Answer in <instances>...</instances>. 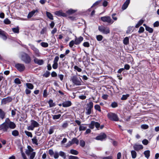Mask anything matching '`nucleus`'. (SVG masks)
<instances>
[{
  "label": "nucleus",
  "mask_w": 159,
  "mask_h": 159,
  "mask_svg": "<svg viewBox=\"0 0 159 159\" xmlns=\"http://www.w3.org/2000/svg\"><path fill=\"white\" fill-rule=\"evenodd\" d=\"M15 124L11 121L8 118L6 119L5 122L0 125V129L4 132H7L9 128L13 129L16 127Z\"/></svg>",
  "instance_id": "nucleus-1"
},
{
  "label": "nucleus",
  "mask_w": 159,
  "mask_h": 159,
  "mask_svg": "<svg viewBox=\"0 0 159 159\" xmlns=\"http://www.w3.org/2000/svg\"><path fill=\"white\" fill-rule=\"evenodd\" d=\"M20 58L25 63L28 64L31 61V58L29 55L26 53L21 52L20 53Z\"/></svg>",
  "instance_id": "nucleus-2"
},
{
  "label": "nucleus",
  "mask_w": 159,
  "mask_h": 159,
  "mask_svg": "<svg viewBox=\"0 0 159 159\" xmlns=\"http://www.w3.org/2000/svg\"><path fill=\"white\" fill-rule=\"evenodd\" d=\"M71 80L74 84L76 85H80L81 84L82 80L80 77L74 76L72 77Z\"/></svg>",
  "instance_id": "nucleus-3"
},
{
  "label": "nucleus",
  "mask_w": 159,
  "mask_h": 159,
  "mask_svg": "<svg viewBox=\"0 0 159 159\" xmlns=\"http://www.w3.org/2000/svg\"><path fill=\"white\" fill-rule=\"evenodd\" d=\"M99 30L105 34H107L110 33V30L109 27L103 26H100L98 27Z\"/></svg>",
  "instance_id": "nucleus-4"
},
{
  "label": "nucleus",
  "mask_w": 159,
  "mask_h": 159,
  "mask_svg": "<svg viewBox=\"0 0 159 159\" xmlns=\"http://www.w3.org/2000/svg\"><path fill=\"white\" fill-rule=\"evenodd\" d=\"M107 116L108 119L111 120L117 121L118 120L117 116L115 113L110 112L107 114Z\"/></svg>",
  "instance_id": "nucleus-5"
},
{
  "label": "nucleus",
  "mask_w": 159,
  "mask_h": 159,
  "mask_svg": "<svg viewBox=\"0 0 159 159\" xmlns=\"http://www.w3.org/2000/svg\"><path fill=\"white\" fill-rule=\"evenodd\" d=\"M101 20L104 22H107L108 24H112L114 21L111 19V17L108 16H105L101 17Z\"/></svg>",
  "instance_id": "nucleus-6"
},
{
  "label": "nucleus",
  "mask_w": 159,
  "mask_h": 159,
  "mask_svg": "<svg viewBox=\"0 0 159 159\" xmlns=\"http://www.w3.org/2000/svg\"><path fill=\"white\" fill-rule=\"evenodd\" d=\"M29 46L33 50L35 55L37 57H40L41 56V54L39 50L36 48L34 45L29 44Z\"/></svg>",
  "instance_id": "nucleus-7"
},
{
  "label": "nucleus",
  "mask_w": 159,
  "mask_h": 159,
  "mask_svg": "<svg viewBox=\"0 0 159 159\" xmlns=\"http://www.w3.org/2000/svg\"><path fill=\"white\" fill-rule=\"evenodd\" d=\"M107 138L106 135L104 133H102L97 136L95 139L97 140L103 141Z\"/></svg>",
  "instance_id": "nucleus-8"
},
{
  "label": "nucleus",
  "mask_w": 159,
  "mask_h": 159,
  "mask_svg": "<svg viewBox=\"0 0 159 159\" xmlns=\"http://www.w3.org/2000/svg\"><path fill=\"white\" fill-rule=\"evenodd\" d=\"M12 100V98L11 97H8L2 100L1 104H6L7 103L11 102Z\"/></svg>",
  "instance_id": "nucleus-9"
},
{
  "label": "nucleus",
  "mask_w": 159,
  "mask_h": 159,
  "mask_svg": "<svg viewBox=\"0 0 159 159\" xmlns=\"http://www.w3.org/2000/svg\"><path fill=\"white\" fill-rule=\"evenodd\" d=\"M34 62L38 65H42L44 63V61L42 59H39L36 57H34Z\"/></svg>",
  "instance_id": "nucleus-10"
},
{
  "label": "nucleus",
  "mask_w": 159,
  "mask_h": 159,
  "mask_svg": "<svg viewBox=\"0 0 159 159\" xmlns=\"http://www.w3.org/2000/svg\"><path fill=\"white\" fill-rule=\"evenodd\" d=\"M15 67L19 70L20 71H23L25 69L24 65L22 64H17L16 65Z\"/></svg>",
  "instance_id": "nucleus-11"
},
{
  "label": "nucleus",
  "mask_w": 159,
  "mask_h": 159,
  "mask_svg": "<svg viewBox=\"0 0 159 159\" xmlns=\"http://www.w3.org/2000/svg\"><path fill=\"white\" fill-rule=\"evenodd\" d=\"M133 147L134 149L136 151H139L143 148V146L142 145L139 144L137 143L134 144L133 146Z\"/></svg>",
  "instance_id": "nucleus-12"
},
{
  "label": "nucleus",
  "mask_w": 159,
  "mask_h": 159,
  "mask_svg": "<svg viewBox=\"0 0 159 159\" xmlns=\"http://www.w3.org/2000/svg\"><path fill=\"white\" fill-rule=\"evenodd\" d=\"M55 14L58 16H62L63 17H66V13L63 12L61 10L57 11L54 13Z\"/></svg>",
  "instance_id": "nucleus-13"
},
{
  "label": "nucleus",
  "mask_w": 159,
  "mask_h": 159,
  "mask_svg": "<svg viewBox=\"0 0 159 159\" xmlns=\"http://www.w3.org/2000/svg\"><path fill=\"white\" fill-rule=\"evenodd\" d=\"M6 34V33L5 32L0 29V37L4 40H6L7 39Z\"/></svg>",
  "instance_id": "nucleus-14"
},
{
  "label": "nucleus",
  "mask_w": 159,
  "mask_h": 159,
  "mask_svg": "<svg viewBox=\"0 0 159 159\" xmlns=\"http://www.w3.org/2000/svg\"><path fill=\"white\" fill-rule=\"evenodd\" d=\"M71 102L70 101H68L64 102L62 103V106L63 107H68L71 106Z\"/></svg>",
  "instance_id": "nucleus-15"
},
{
  "label": "nucleus",
  "mask_w": 159,
  "mask_h": 159,
  "mask_svg": "<svg viewBox=\"0 0 159 159\" xmlns=\"http://www.w3.org/2000/svg\"><path fill=\"white\" fill-rule=\"evenodd\" d=\"M33 149L29 146H28V149L25 151V153L27 156H29L33 152Z\"/></svg>",
  "instance_id": "nucleus-16"
},
{
  "label": "nucleus",
  "mask_w": 159,
  "mask_h": 159,
  "mask_svg": "<svg viewBox=\"0 0 159 159\" xmlns=\"http://www.w3.org/2000/svg\"><path fill=\"white\" fill-rule=\"evenodd\" d=\"M83 40V38L80 36L78 38H76L75 39V44L78 45Z\"/></svg>",
  "instance_id": "nucleus-17"
},
{
  "label": "nucleus",
  "mask_w": 159,
  "mask_h": 159,
  "mask_svg": "<svg viewBox=\"0 0 159 159\" xmlns=\"http://www.w3.org/2000/svg\"><path fill=\"white\" fill-rule=\"evenodd\" d=\"M130 3V0H126L122 6V9L123 10H125L128 7Z\"/></svg>",
  "instance_id": "nucleus-18"
},
{
  "label": "nucleus",
  "mask_w": 159,
  "mask_h": 159,
  "mask_svg": "<svg viewBox=\"0 0 159 159\" xmlns=\"http://www.w3.org/2000/svg\"><path fill=\"white\" fill-rule=\"evenodd\" d=\"M31 125L34 128L38 127L39 125V124L36 121L34 120H31Z\"/></svg>",
  "instance_id": "nucleus-19"
},
{
  "label": "nucleus",
  "mask_w": 159,
  "mask_h": 159,
  "mask_svg": "<svg viewBox=\"0 0 159 159\" xmlns=\"http://www.w3.org/2000/svg\"><path fill=\"white\" fill-rule=\"evenodd\" d=\"M32 143L33 144H35L36 145H38V139L37 138V137L36 136L34 137L33 138L31 139Z\"/></svg>",
  "instance_id": "nucleus-20"
},
{
  "label": "nucleus",
  "mask_w": 159,
  "mask_h": 159,
  "mask_svg": "<svg viewBox=\"0 0 159 159\" xmlns=\"http://www.w3.org/2000/svg\"><path fill=\"white\" fill-rule=\"evenodd\" d=\"M38 12L37 10H34L31 11L30 12L27 16V18H30L32 17L35 13Z\"/></svg>",
  "instance_id": "nucleus-21"
},
{
  "label": "nucleus",
  "mask_w": 159,
  "mask_h": 159,
  "mask_svg": "<svg viewBox=\"0 0 159 159\" xmlns=\"http://www.w3.org/2000/svg\"><path fill=\"white\" fill-rule=\"evenodd\" d=\"M5 112L2 109H0V118L3 119L5 117Z\"/></svg>",
  "instance_id": "nucleus-22"
},
{
  "label": "nucleus",
  "mask_w": 159,
  "mask_h": 159,
  "mask_svg": "<svg viewBox=\"0 0 159 159\" xmlns=\"http://www.w3.org/2000/svg\"><path fill=\"white\" fill-rule=\"evenodd\" d=\"M86 112L85 113L87 115H90L91 113L93 110L92 108H88L86 107L85 108Z\"/></svg>",
  "instance_id": "nucleus-23"
},
{
  "label": "nucleus",
  "mask_w": 159,
  "mask_h": 159,
  "mask_svg": "<svg viewBox=\"0 0 159 159\" xmlns=\"http://www.w3.org/2000/svg\"><path fill=\"white\" fill-rule=\"evenodd\" d=\"M131 153L133 158L134 159L136 157L137 153L135 150H132L131 151Z\"/></svg>",
  "instance_id": "nucleus-24"
},
{
  "label": "nucleus",
  "mask_w": 159,
  "mask_h": 159,
  "mask_svg": "<svg viewBox=\"0 0 159 159\" xmlns=\"http://www.w3.org/2000/svg\"><path fill=\"white\" fill-rule=\"evenodd\" d=\"M11 134L14 136L16 137L19 135V132L18 130H14L12 131Z\"/></svg>",
  "instance_id": "nucleus-25"
},
{
  "label": "nucleus",
  "mask_w": 159,
  "mask_h": 159,
  "mask_svg": "<svg viewBox=\"0 0 159 159\" xmlns=\"http://www.w3.org/2000/svg\"><path fill=\"white\" fill-rule=\"evenodd\" d=\"M59 155L64 159H65L66 158V155L65 153L63 151H60L59 152Z\"/></svg>",
  "instance_id": "nucleus-26"
},
{
  "label": "nucleus",
  "mask_w": 159,
  "mask_h": 159,
  "mask_svg": "<svg viewBox=\"0 0 159 159\" xmlns=\"http://www.w3.org/2000/svg\"><path fill=\"white\" fill-rule=\"evenodd\" d=\"M61 116V115L60 114H58L57 115H52V119L54 120L58 119L60 118Z\"/></svg>",
  "instance_id": "nucleus-27"
},
{
  "label": "nucleus",
  "mask_w": 159,
  "mask_h": 159,
  "mask_svg": "<svg viewBox=\"0 0 159 159\" xmlns=\"http://www.w3.org/2000/svg\"><path fill=\"white\" fill-rule=\"evenodd\" d=\"M93 103L92 101H90L88 102L87 104V107L90 108H93Z\"/></svg>",
  "instance_id": "nucleus-28"
},
{
  "label": "nucleus",
  "mask_w": 159,
  "mask_h": 159,
  "mask_svg": "<svg viewBox=\"0 0 159 159\" xmlns=\"http://www.w3.org/2000/svg\"><path fill=\"white\" fill-rule=\"evenodd\" d=\"M150 151L149 150H146L144 152V154L146 157L148 159L150 156Z\"/></svg>",
  "instance_id": "nucleus-29"
},
{
  "label": "nucleus",
  "mask_w": 159,
  "mask_h": 159,
  "mask_svg": "<svg viewBox=\"0 0 159 159\" xmlns=\"http://www.w3.org/2000/svg\"><path fill=\"white\" fill-rule=\"evenodd\" d=\"M47 16L50 19L52 20L53 19L52 15L50 12L47 11L46 12Z\"/></svg>",
  "instance_id": "nucleus-30"
},
{
  "label": "nucleus",
  "mask_w": 159,
  "mask_h": 159,
  "mask_svg": "<svg viewBox=\"0 0 159 159\" xmlns=\"http://www.w3.org/2000/svg\"><path fill=\"white\" fill-rule=\"evenodd\" d=\"M134 28L133 26H129L128 27L127 30L126 31L127 33H129L132 32L133 31Z\"/></svg>",
  "instance_id": "nucleus-31"
},
{
  "label": "nucleus",
  "mask_w": 159,
  "mask_h": 159,
  "mask_svg": "<svg viewBox=\"0 0 159 159\" xmlns=\"http://www.w3.org/2000/svg\"><path fill=\"white\" fill-rule=\"evenodd\" d=\"M87 128V127L84 125V124H82L80 125L79 126V130L82 131V130H84Z\"/></svg>",
  "instance_id": "nucleus-32"
},
{
  "label": "nucleus",
  "mask_w": 159,
  "mask_h": 159,
  "mask_svg": "<svg viewBox=\"0 0 159 159\" xmlns=\"http://www.w3.org/2000/svg\"><path fill=\"white\" fill-rule=\"evenodd\" d=\"M26 85L28 89H32L34 88V86L32 84L30 83H26Z\"/></svg>",
  "instance_id": "nucleus-33"
},
{
  "label": "nucleus",
  "mask_w": 159,
  "mask_h": 159,
  "mask_svg": "<svg viewBox=\"0 0 159 159\" xmlns=\"http://www.w3.org/2000/svg\"><path fill=\"white\" fill-rule=\"evenodd\" d=\"M94 107L96 110L100 112L101 111V107L98 104L95 105L94 106Z\"/></svg>",
  "instance_id": "nucleus-34"
},
{
  "label": "nucleus",
  "mask_w": 159,
  "mask_h": 159,
  "mask_svg": "<svg viewBox=\"0 0 159 159\" xmlns=\"http://www.w3.org/2000/svg\"><path fill=\"white\" fill-rule=\"evenodd\" d=\"M123 43L125 45H127L129 43V38L128 37H126L123 40Z\"/></svg>",
  "instance_id": "nucleus-35"
},
{
  "label": "nucleus",
  "mask_w": 159,
  "mask_h": 159,
  "mask_svg": "<svg viewBox=\"0 0 159 159\" xmlns=\"http://www.w3.org/2000/svg\"><path fill=\"white\" fill-rule=\"evenodd\" d=\"M25 133L26 135L28 137L32 138L33 137L32 134V133L26 130L25 131Z\"/></svg>",
  "instance_id": "nucleus-36"
},
{
  "label": "nucleus",
  "mask_w": 159,
  "mask_h": 159,
  "mask_svg": "<svg viewBox=\"0 0 159 159\" xmlns=\"http://www.w3.org/2000/svg\"><path fill=\"white\" fill-rule=\"evenodd\" d=\"M70 153L75 155H77L78 154V152L77 150L74 149L70 150Z\"/></svg>",
  "instance_id": "nucleus-37"
},
{
  "label": "nucleus",
  "mask_w": 159,
  "mask_h": 159,
  "mask_svg": "<svg viewBox=\"0 0 159 159\" xmlns=\"http://www.w3.org/2000/svg\"><path fill=\"white\" fill-rule=\"evenodd\" d=\"M71 141L73 144L75 143L77 145L79 144V141L78 139L75 138H73L71 140Z\"/></svg>",
  "instance_id": "nucleus-38"
},
{
  "label": "nucleus",
  "mask_w": 159,
  "mask_h": 159,
  "mask_svg": "<svg viewBox=\"0 0 159 159\" xmlns=\"http://www.w3.org/2000/svg\"><path fill=\"white\" fill-rule=\"evenodd\" d=\"M48 103L50 107H52L55 106V104L53 102L52 100H50L49 101Z\"/></svg>",
  "instance_id": "nucleus-39"
},
{
  "label": "nucleus",
  "mask_w": 159,
  "mask_h": 159,
  "mask_svg": "<svg viewBox=\"0 0 159 159\" xmlns=\"http://www.w3.org/2000/svg\"><path fill=\"white\" fill-rule=\"evenodd\" d=\"M129 94L123 95L121 98V99L122 100H126L127 98L129 97Z\"/></svg>",
  "instance_id": "nucleus-40"
},
{
  "label": "nucleus",
  "mask_w": 159,
  "mask_h": 159,
  "mask_svg": "<svg viewBox=\"0 0 159 159\" xmlns=\"http://www.w3.org/2000/svg\"><path fill=\"white\" fill-rule=\"evenodd\" d=\"M146 30L150 33H152L153 31V29L148 26H146L145 28Z\"/></svg>",
  "instance_id": "nucleus-41"
},
{
  "label": "nucleus",
  "mask_w": 159,
  "mask_h": 159,
  "mask_svg": "<svg viewBox=\"0 0 159 159\" xmlns=\"http://www.w3.org/2000/svg\"><path fill=\"white\" fill-rule=\"evenodd\" d=\"M59 153H58L57 151H55L53 155L54 158H58L59 157Z\"/></svg>",
  "instance_id": "nucleus-42"
},
{
  "label": "nucleus",
  "mask_w": 159,
  "mask_h": 159,
  "mask_svg": "<svg viewBox=\"0 0 159 159\" xmlns=\"http://www.w3.org/2000/svg\"><path fill=\"white\" fill-rule=\"evenodd\" d=\"M12 30L15 33H19V29L18 27L13 28L12 29Z\"/></svg>",
  "instance_id": "nucleus-43"
},
{
  "label": "nucleus",
  "mask_w": 159,
  "mask_h": 159,
  "mask_svg": "<svg viewBox=\"0 0 159 159\" xmlns=\"http://www.w3.org/2000/svg\"><path fill=\"white\" fill-rule=\"evenodd\" d=\"M35 152H32L30 155L29 159H34L35 155Z\"/></svg>",
  "instance_id": "nucleus-44"
},
{
  "label": "nucleus",
  "mask_w": 159,
  "mask_h": 159,
  "mask_svg": "<svg viewBox=\"0 0 159 159\" xmlns=\"http://www.w3.org/2000/svg\"><path fill=\"white\" fill-rule=\"evenodd\" d=\"M40 44L41 46L44 48H46L48 47V44L46 42H42Z\"/></svg>",
  "instance_id": "nucleus-45"
},
{
  "label": "nucleus",
  "mask_w": 159,
  "mask_h": 159,
  "mask_svg": "<svg viewBox=\"0 0 159 159\" xmlns=\"http://www.w3.org/2000/svg\"><path fill=\"white\" fill-rule=\"evenodd\" d=\"M96 38L98 41H101L103 39V37L102 35H99L96 36Z\"/></svg>",
  "instance_id": "nucleus-46"
},
{
  "label": "nucleus",
  "mask_w": 159,
  "mask_h": 159,
  "mask_svg": "<svg viewBox=\"0 0 159 159\" xmlns=\"http://www.w3.org/2000/svg\"><path fill=\"white\" fill-rule=\"evenodd\" d=\"M75 11H76L74 10H73L72 9H70L67 11L66 12L68 14H71L74 13L75 12Z\"/></svg>",
  "instance_id": "nucleus-47"
},
{
  "label": "nucleus",
  "mask_w": 159,
  "mask_h": 159,
  "mask_svg": "<svg viewBox=\"0 0 159 159\" xmlns=\"http://www.w3.org/2000/svg\"><path fill=\"white\" fill-rule=\"evenodd\" d=\"M92 124H93V125H94L97 128H98L100 126V124L98 123L97 122L92 121Z\"/></svg>",
  "instance_id": "nucleus-48"
},
{
  "label": "nucleus",
  "mask_w": 159,
  "mask_h": 159,
  "mask_svg": "<svg viewBox=\"0 0 159 159\" xmlns=\"http://www.w3.org/2000/svg\"><path fill=\"white\" fill-rule=\"evenodd\" d=\"M111 106L112 108H115L117 107L118 104L116 102H114L111 104Z\"/></svg>",
  "instance_id": "nucleus-49"
},
{
  "label": "nucleus",
  "mask_w": 159,
  "mask_h": 159,
  "mask_svg": "<svg viewBox=\"0 0 159 159\" xmlns=\"http://www.w3.org/2000/svg\"><path fill=\"white\" fill-rule=\"evenodd\" d=\"M14 82L16 84H21V82L20 79L18 78H16L15 79Z\"/></svg>",
  "instance_id": "nucleus-50"
},
{
  "label": "nucleus",
  "mask_w": 159,
  "mask_h": 159,
  "mask_svg": "<svg viewBox=\"0 0 159 159\" xmlns=\"http://www.w3.org/2000/svg\"><path fill=\"white\" fill-rule=\"evenodd\" d=\"M50 75V72L49 71H47L43 75V76L45 77H48Z\"/></svg>",
  "instance_id": "nucleus-51"
},
{
  "label": "nucleus",
  "mask_w": 159,
  "mask_h": 159,
  "mask_svg": "<svg viewBox=\"0 0 159 159\" xmlns=\"http://www.w3.org/2000/svg\"><path fill=\"white\" fill-rule=\"evenodd\" d=\"M4 22L5 24H9L11 23L10 21L7 18L5 19L4 20Z\"/></svg>",
  "instance_id": "nucleus-52"
},
{
  "label": "nucleus",
  "mask_w": 159,
  "mask_h": 159,
  "mask_svg": "<svg viewBox=\"0 0 159 159\" xmlns=\"http://www.w3.org/2000/svg\"><path fill=\"white\" fill-rule=\"evenodd\" d=\"M85 142L84 141H83V140H81L80 141V145L81 147H84L85 145Z\"/></svg>",
  "instance_id": "nucleus-53"
},
{
  "label": "nucleus",
  "mask_w": 159,
  "mask_h": 159,
  "mask_svg": "<svg viewBox=\"0 0 159 159\" xmlns=\"http://www.w3.org/2000/svg\"><path fill=\"white\" fill-rule=\"evenodd\" d=\"M101 0H100L98 1L97 2H96L95 3H94L93 4L92 6L91 7V8H92V7H95V6L98 5L100 3V2H101Z\"/></svg>",
  "instance_id": "nucleus-54"
},
{
  "label": "nucleus",
  "mask_w": 159,
  "mask_h": 159,
  "mask_svg": "<svg viewBox=\"0 0 159 159\" xmlns=\"http://www.w3.org/2000/svg\"><path fill=\"white\" fill-rule=\"evenodd\" d=\"M16 109H15L14 110H11V114L12 117H14L15 115L16 114Z\"/></svg>",
  "instance_id": "nucleus-55"
},
{
  "label": "nucleus",
  "mask_w": 159,
  "mask_h": 159,
  "mask_svg": "<svg viewBox=\"0 0 159 159\" xmlns=\"http://www.w3.org/2000/svg\"><path fill=\"white\" fill-rule=\"evenodd\" d=\"M74 68L75 70H77L79 72H80L82 71V69L76 66H75Z\"/></svg>",
  "instance_id": "nucleus-56"
},
{
  "label": "nucleus",
  "mask_w": 159,
  "mask_h": 159,
  "mask_svg": "<svg viewBox=\"0 0 159 159\" xmlns=\"http://www.w3.org/2000/svg\"><path fill=\"white\" fill-rule=\"evenodd\" d=\"M144 30V28L142 26H141L140 27L139 30L138 31V32H139V33H143V32Z\"/></svg>",
  "instance_id": "nucleus-57"
},
{
  "label": "nucleus",
  "mask_w": 159,
  "mask_h": 159,
  "mask_svg": "<svg viewBox=\"0 0 159 159\" xmlns=\"http://www.w3.org/2000/svg\"><path fill=\"white\" fill-rule=\"evenodd\" d=\"M48 152L49 153L51 156H52L54 153V152L53 150L52 149L49 150Z\"/></svg>",
  "instance_id": "nucleus-58"
},
{
  "label": "nucleus",
  "mask_w": 159,
  "mask_h": 159,
  "mask_svg": "<svg viewBox=\"0 0 159 159\" xmlns=\"http://www.w3.org/2000/svg\"><path fill=\"white\" fill-rule=\"evenodd\" d=\"M75 41H74V40L71 41L69 43V46L70 47L72 48L74 45V44H75Z\"/></svg>",
  "instance_id": "nucleus-59"
},
{
  "label": "nucleus",
  "mask_w": 159,
  "mask_h": 159,
  "mask_svg": "<svg viewBox=\"0 0 159 159\" xmlns=\"http://www.w3.org/2000/svg\"><path fill=\"white\" fill-rule=\"evenodd\" d=\"M142 142L144 145H147L148 143V141L147 139H145L142 141Z\"/></svg>",
  "instance_id": "nucleus-60"
},
{
  "label": "nucleus",
  "mask_w": 159,
  "mask_h": 159,
  "mask_svg": "<svg viewBox=\"0 0 159 159\" xmlns=\"http://www.w3.org/2000/svg\"><path fill=\"white\" fill-rule=\"evenodd\" d=\"M52 66L54 69H57L58 67V63H54Z\"/></svg>",
  "instance_id": "nucleus-61"
},
{
  "label": "nucleus",
  "mask_w": 159,
  "mask_h": 159,
  "mask_svg": "<svg viewBox=\"0 0 159 159\" xmlns=\"http://www.w3.org/2000/svg\"><path fill=\"white\" fill-rule=\"evenodd\" d=\"M69 159H79V158L76 156H70L69 157Z\"/></svg>",
  "instance_id": "nucleus-62"
},
{
  "label": "nucleus",
  "mask_w": 159,
  "mask_h": 159,
  "mask_svg": "<svg viewBox=\"0 0 159 159\" xmlns=\"http://www.w3.org/2000/svg\"><path fill=\"white\" fill-rule=\"evenodd\" d=\"M83 46L86 47H89V44L88 42H85L83 44Z\"/></svg>",
  "instance_id": "nucleus-63"
},
{
  "label": "nucleus",
  "mask_w": 159,
  "mask_h": 159,
  "mask_svg": "<svg viewBox=\"0 0 159 159\" xmlns=\"http://www.w3.org/2000/svg\"><path fill=\"white\" fill-rule=\"evenodd\" d=\"M21 156L23 159H27L25 154L23 152H21Z\"/></svg>",
  "instance_id": "nucleus-64"
}]
</instances>
